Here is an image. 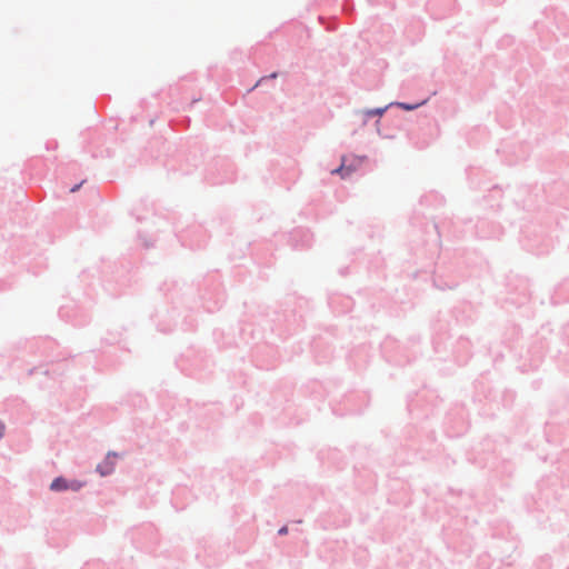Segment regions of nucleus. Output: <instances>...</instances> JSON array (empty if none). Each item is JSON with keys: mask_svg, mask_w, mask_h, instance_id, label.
Returning a JSON list of instances; mask_svg holds the SVG:
<instances>
[{"mask_svg": "<svg viewBox=\"0 0 569 569\" xmlns=\"http://www.w3.org/2000/svg\"><path fill=\"white\" fill-rule=\"evenodd\" d=\"M385 112V109H373L369 110L368 116H381Z\"/></svg>", "mask_w": 569, "mask_h": 569, "instance_id": "4", "label": "nucleus"}, {"mask_svg": "<svg viewBox=\"0 0 569 569\" xmlns=\"http://www.w3.org/2000/svg\"><path fill=\"white\" fill-rule=\"evenodd\" d=\"M68 488L67 480L61 477L56 478L50 485V489L53 491L67 490Z\"/></svg>", "mask_w": 569, "mask_h": 569, "instance_id": "2", "label": "nucleus"}, {"mask_svg": "<svg viewBox=\"0 0 569 569\" xmlns=\"http://www.w3.org/2000/svg\"><path fill=\"white\" fill-rule=\"evenodd\" d=\"M109 458H110V455H108L107 460L102 465L98 466V471L100 472L101 476L109 475L113 469V463L111 461H109Z\"/></svg>", "mask_w": 569, "mask_h": 569, "instance_id": "3", "label": "nucleus"}, {"mask_svg": "<svg viewBox=\"0 0 569 569\" xmlns=\"http://www.w3.org/2000/svg\"><path fill=\"white\" fill-rule=\"evenodd\" d=\"M279 535H286L288 532V528L287 527H282L279 529Z\"/></svg>", "mask_w": 569, "mask_h": 569, "instance_id": "6", "label": "nucleus"}, {"mask_svg": "<svg viewBox=\"0 0 569 569\" xmlns=\"http://www.w3.org/2000/svg\"><path fill=\"white\" fill-rule=\"evenodd\" d=\"M4 426L0 423V438L3 436Z\"/></svg>", "mask_w": 569, "mask_h": 569, "instance_id": "7", "label": "nucleus"}, {"mask_svg": "<svg viewBox=\"0 0 569 569\" xmlns=\"http://www.w3.org/2000/svg\"><path fill=\"white\" fill-rule=\"evenodd\" d=\"M363 161V158H355L351 163L347 164V159L342 158L339 168L331 171L332 174H340L342 178L350 176Z\"/></svg>", "mask_w": 569, "mask_h": 569, "instance_id": "1", "label": "nucleus"}, {"mask_svg": "<svg viewBox=\"0 0 569 569\" xmlns=\"http://www.w3.org/2000/svg\"><path fill=\"white\" fill-rule=\"evenodd\" d=\"M399 106L401 108H403L405 110H412L415 108L413 106H409V104H406V103H399Z\"/></svg>", "mask_w": 569, "mask_h": 569, "instance_id": "5", "label": "nucleus"}, {"mask_svg": "<svg viewBox=\"0 0 569 569\" xmlns=\"http://www.w3.org/2000/svg\"><path fill=\"white\" fill-rule=\"evenodd\" d=\"M79 188H80V184H77V186H74L73 188H71V190H70V191H71V192H76Z\"/></svg>", "mask_w": 569, "mask_h": 569, "instance_id": "8", "label": "nucleus"}]
</instances>
